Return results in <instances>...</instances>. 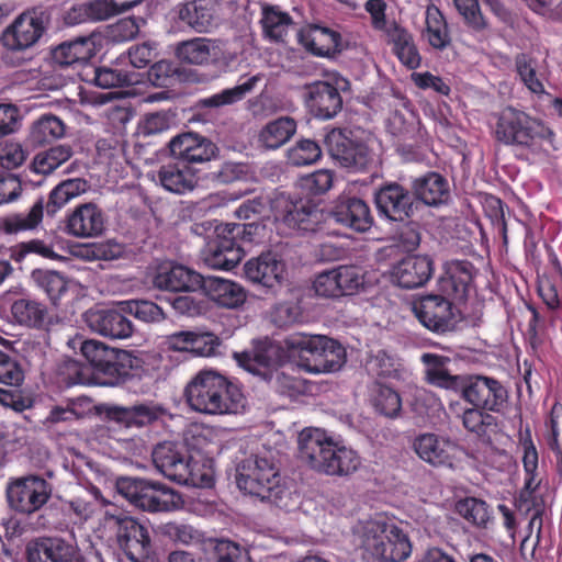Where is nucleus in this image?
<instances>
[{
  "mask_svg": "<svg viewBox=\"0 0 562 562\" xmlns=\"http://www.w3.org/2000/svg\"><path fill=\"white\" fill-rule=\"evenodd\" d=\"M299 449L301 459L311 469L331 476H348L361 465V457L350 447H346L324 431L305 429L300 434Z\"/></svg>",
  "mask_w": 562,
  "mask_h": 562,
  "instance_id": "4",
  "label": "nucleus"
},
{
  "mask_svg": "<svg viewBox=\"0 0 562 562\" xmlns=\"http://www.w3.org/2000/svg\"><path fill=\"white\" fill-rule=\"evenodd\" d=\"M378 213L393 222H404L414 215L417 203L409 190L397 182L383 184L374 194Z\"/></svg>",
  "mask_w": 562,
  "mask_h": 562,
  "instance_id": "19",
  "label": "nucleus"
},
{
  "mask_svg": "<svg viewBox=\"0 0 562 562\" xmlns=\"http://www.w3.org/2000/svg\"><path fill=\"white\" fill-rule=\"evenodd\" d=\"M64 134V122L53 114H44L33 123L29 139L33 146H43L63 137Z\"/></svg>",
  "mask_w": 562,
  "mask_h": 562,
  "instance_id": "48",
  "label": "nucleus"
},
{
  "mask_svg": "<svg viewBox=\"0 0 562 562\" xmlns=\"http://www.w3.org/2000/svg\"><path fill=\"white\" fill-rule=\"evenodd\" d=\"M374 409L385 417H396L402 409V400L400 394L386 386L378 384L371 397Z\"/></svg>",
  "mask_w": 562,
  "mask_h": 562,
  "instance_id": "52",
  "label": "nucleus"
},
{
  "mask_svg": "<svg viewBox=\"0 0 562 562\" xmlns=\"http://www.w3.org/2000/svg\"><path fill=\"white\" fill-rule=\"evenodd\" d=\"M31 277L36 286L47 295L50 303L58 306L68 292V280L57 271L42 269H35Z\"/></svg>",
  "mask_w": 562,
  "mask_h": 562,
  "instance_id": "45",
  "label": "nucleus"
},
{
  "mask_svg": "<svg viewBox=\"0 0 562 562\" xmlns=\"http://www.w3.org/2000/svg\"><path fill=\"white\" fill-rule=\"evenodd\" d=\"M495 120L494 138L506 146L529 149L544 140L551 143L554 137L542 120L513 105L503 108L495 114Z\"/></svg>",
  "mask_w": 562,
  "mask_h": 562,
  "instance_id": "6",
  "label": "nucleus"
},
{
  "mask_svg": "<svg viewBox=\"0 0 562 562\" xmlns=\"http://www.w3.org/2000/svg\"><path fill=\"white\" fill-rule=\"evenodd\" d=\"M56 376L66 387L83 384L87 381L86 367L78 360L64 358L57 364Z\"/></svg>",
  "mask_w": 562,
  "mask_h": 562,
  "instance_id": "59",
  "label": "nucleus"
},
{
  "mask_svg": "<svg viewBox=\"0 0 562 562\" xmlns=\"http://www.w3.org/2000/svg\"><path fill=\"white\" fill-rule=\"evenodd\" d=\"M371 136L362 128H331L324 138L329 155L342 167L364 171L373 162Z\"/></svg>",
  "mask_w": 562,
  "mask_h": 562,
  "instance_id": "13",
  "label": "nucleus"
},
{
  "mask_svg": "<svg viewBox=\"0 0 562 562\" xmlns=\"http://www.w3.org/2000/svg\"><path fill=\"white\" fill-rule=\"evenodd\" d=\"M519 447L522 450V465L525 471V484L520 492L519 498L527 501L539 487L538 463L539 454L532 440L531 429L529 425L525 428L520 427L518 432Z\"/></svg>",
  "mask_w": 562,
  "mask_h": 562,
  "instance_id": "38",
  "label": "nucleus"
},
{
  "mask_svg": "<svg viewBox=\"0 0 562 562\" xmlns=\"http://www.w3.org/2000/svg\"><path fill=\"white\" fill-rule=\"evenodd\" d=\"M203 276L182 265L162 263L153 278L155 288L170 292H194L200 290Z\"/></svg>",
  "mask_w": 562,
  "mask_h": 562,
  "instance_id": "28",
  "label": "nucleus"
},
{
  "mask_svg": "<svg viewBox=\"0 0 562 562\" xmlns=\"http://www.w3.org/2000/svg\"><path fill=\"white\" fill-rule=\"evenodd\" d=\"M299 43L317 57H331L341 52L339 32L319 24H308L297 33Z\"/></svg>",
  "mask_w": 562,
  "mask_h": 562,
  "instance_id": "30",
  "label": "nucleus"
},
{
  "mask_svg": "<svg viewBox=\"0 0 562 562\" xmlns=\"http://www.w3.org/2000/svg\"><path fill=\"white\" fill-rule=\"evenodd\" d=\"M74 151L70 145L63 144L38 151L24 170V183L41 186L44 178L68 161Z\"/></svg>",
  "mask_w": 562,
  "mask_h": 562,
  "instance_id": "32",
  "label": "nucleus"
},
{
  "mask_svg": "<svg viewBox=\"0 0 562 562\" xmlns=\"http://www.w3.org/2000/svg\"><path fill=\"white\" fill-rule=\"evenodd\" d=\"M453 4L469 29L474 32L488 29V22L481 11L479 0H453Z\"/></svg>",
  "mask_w": 562,
  "mask_h": 562,
  "instance_id": "57",
  "label": "nucleus"
},
{
  "mask_svg": "<svg viewBox=\"0 0 562 562\" xmlns=\"http://www.w3.org/2000/svg\"><path fill=\"white\" fill-rule=\"evenodd\" d=\"M212 562H252L248 552L231 540H216L211 552Z\"/></svg>",
  "mask_w": 562,
  "mask_h": 562,
  "instance_id": "60",
  "label": "nucleus"
},
{
  "mask_svg": "<svg viewBox=\"0 0 562 562\" xmlns=\"http://www.w3.org/2000/svg\"><path fill=\"white\" fill-rule=\"evenodd\" d=\"M49 20L47 11L40 8L26 10L16 16L3 30L0 37L5 49L1 56L2 63L12 67L20 66L24 58L16 54L26 52L40 42L47 30Z\"/></svg>",
  "mask_w": 562,
  "mask_h": 562,
  "instance_id": "9",
  "label": "nucleus"
},
{
  "mask_svg": "<svg viewBox=\"0 0 562 562\" xmlns=\"http://www.w3.org/2000/svg\"><path fill=\"white\" fill-rule=\"evenodd\" d=\"M10 312L14 323L37 330H49L53 316L45 303L31 296H21L12 301Z\"/></svg>",
  "mask_w": 562,
  "mask_h": 562,
  "instance_id": "34",
  "label": "nucleus"
},
{
  "mask_svg": "<svg viewBox=\"0 0 562 562\" xmlns=\"http://www.w3.org/2000/svg\"><path fill=\"white\" fill-rule=\"evenodd\" d=\"M296 132V122L289 117H279L269 122L259 134V142L265 148L277 149L283 146Z\"/></svg>",
  "mask_w": 562,
  "mask_h": 562,
  "instance_id": "44",
  "label": "nucleus"
},
{
  "mask_svg": "<svg viewBox=\"0 0 562 562\" xmlns=\"http://www.w3.org/2000/svg\"><path fill=\"white\" fill-rule=\"evenodd\" d=\"M160 186L171 193L186 194L191 192L199 182L198 170L178 160L162 165L157 172Z\"/></svg>",
  "mask_w": 562,
  "mask_h": 562,
  "instance_id": "36",
  "label": "nucleus"
},
{
  "mask_svg": "<svg viewBox=\"0 0 562 562\" xmlns=\"http://www.w3.org/2000/svg\"><path fill=\"white\" fill-rule=\"evenodd\" d=\"M105 415L110 420L122 424L125 427H143L156 422L161 415V409L149 404L133 406L112 405L106 407Z\"/></svg>",
  "mask_w": 562,
  "mask_h": 562,
  "instance_id": "41",
  "label": "nucleus"
},
{
  "mask_svg": "<svg viewBox=\"0 0 562 562\" xmlns=\"http://www.w3.org/2000/svg\"><path fill=\"white\" fill-rule=\"evenodd\" d=\"M117 492L135 507L148 513H169L183 504L181 495L167 485L138 477H120Z\"/></svg>",
  "mask_w": 562,
  "mask_h": 562,
  "instance_id": "12",
  "label": "nucleus"
},
{
  "mask_svg": "<svg viewBox=\"0 0 562 562\" xmlns=\"http://www.w3.org/2000/svg\"><path fill=\"white\" fill-rule=\"evenodd\" d=\"M151 458L157 470L171 481L193 486L205 482V475L200 473L198 462H193L192 457L178 443H158Z\"/></svg>",
  "mask_w": 562,
  "mask_h": 562,
  "instance_id": "14",
  "label": "nucleus"
},
{
  "mask_svg": "<svg viewBox=\"0 0 562 562\" xmlns=\"http://www.w3.org/2000/svg\"><path fill=\"white\" fill-rule=\"evenodd\" d=\"M425 36L431 47L443 50L451 44V36L445 15L438 7L430 4L426 9Z\"/></svg>",
  "mask_w": 562,
  "mask_h": 562,
  "instance_id": "43",
  "label": "nucleus"
},
{
  "mask_svg": "<svg viewBox=\"0 0 562 562\" xmlns=\"http://www.w3.org/2000/svg\"><path fill=\"white\" fill-rule=\"evenodd\" d=\"M459 394L468 405L491 413H501L508 400V391L501 381L481 374H465Z\"/></svg>",
  "mask_w": 562,
  "mask_h": 562,
  "instance_id": "16",
  "label": "nucleus"
},
{
  "mask_svg": "<svg viewBox=\"0 0 562 562\" xmlns=\"http://www.w3.org/2000/svg\"><path fill=\"white\" fill-rule=\"evenodd\" d=\"M413 448L424 462L436 468H453L460 451L456 441L434 432L417 436Z\"/></svg>",
  "mask_w": 562,
  "mask_h": 562,
  "instance_id": "22",
  "label": "nucleus"
},
{
  "mask_svg": "<svg viewBox=\"0 0 562 562\" xmlns=\"http://www.w3.org/2000/svg\"><path fill=\"white\" fill-rule=\"evenodd\" d=\"M124 64L125 56L121 55L111 67L94 68L93 82L95 86L110 89L138 83L137 75L133 70L122 68Z\"/></svg>",
  "mask_w": 562,
  "mask_h": 562,
  "instance_id": "42",
  "label": "nucleus"
},
{
  "mask_svg": "<svg viewBox=\"0 0 562 562\" xmlns=\"http://www.w3.org/2000/svg\"><path fill=\"white\" fill-rule=\"evenodd\" d=\"M35 254L46 259H54L57 257L52 245L46 244L42 239H31L22 241L11 248V259L21 262L27 255Z\"/></svg>",
  "mask_w": 562,
  "mask_h": 562,
  "instance_id": "63",
  "label": "nucleus"
},
{
  "mask_svg": "<svg viewBox=\"0 0 562 562\" xmlns=\"http://www.w3.org/2000/svg\"><path fill=\"white\" fill-rule=\"evenodd\" d=\"M515 66L520 80L529 91L535 94H542L546 92L542 81L538 78L536 61L532 57L525 53H520L515 57Z\"/></svg>",
  "mask_w": 562,
  "mask_h": 562,
  "instance_id": "56",
  "label": "nucleus"
},
{
  "mask_svg": "<svg viewBox=\"0 0 562 562\" xmlns=\"http://www.w3.org/2000/svg\"><path fill=\"white\" fill-rule=\"evenodd\" d=\"M271 346L258 345L252 351L235 352L237 364L254 375L272 384L282 396L295 400L306 391L305 380L274 369Z\"/></svg>",
  "mask_w": 562,
  "mask_h": 562,
  "instance_id": "11",
  "label": "nucleus"
},
{
  "mask_svg": "<svg viewBox=\"0 0 562 562\" xmlns=\"http://www.w3.org/2000/svg\"><path fill=\"white\" fill-rule=\"evenodd\" d=\"M412 194L416 202L438 206L449 199V183L440 173L430 171L413 180Z\"/></svg>",
  "mask_w": 562,
  "mask_h": 562,
  "instance_id": "39",
  "label": "nucleus"
},
{
  "mask_svg": "<svg viewBox=\"0 0 562 562\" xmlns=\"http://www.w3.org/2000/svg\"><path fill=\"white\" fill-rule=\"evenodd\" d=\"M305 89V103L314 116L328 120L342 109V98L333 83L315 81L306 85Z\"/></svg>",
  "mask_w": 562,
  "mask_h": 562,
  "instance_id": "31",
  "label": "nucleus"
},
{
  "mask_svg": "<svg viewBox=\"0 0 562 562\" xmlns=\"http://www.w3.org/2000/svg\"><path fill=\"white\" fill-rule=\"evenodd\" d=\"M340 294L353 295L367 289L366 271L359 266H339L337 267Z\"/></svg>",
  "mask_w": 562,
  "mask_h": 562,
  "instance_id": "54",
  "label": "nucleus"
},
{
  "mask_svg": "<svg viewBox=\"0 0 562 562\" xmlns=\"http://www.w3.org/2000/svg\"><path fill=\"white\" fill-rule=\"evenodd\" d=\"M263 220L245 223H221L214 227L202 250L206 266L232 270L245 256V247L262 244L267 237Z\"/></svg>",
  "mask_w": 562,
  "mask_h": 562,
  "instance_id": "2",
  "label": "nucleus"
},
{
  "mask_svg": "<svg viewBox=\"0 0 562 562\" xmlns=\"http://www.w3.org/2000/svg\"><path fill=\"white\" fill-rule=\"evenodd\" d=\"M323 156L321 145L310 138L299 139L289 150L288 159L293 166H310L316 164Z\"/></svg>",
  "mask_w": 562,
  "mask_h": 562,
  "instance_id": "53",
  "label": "nucleus"
},
{
  "mask_svg": "<svg viewBox=\"0 0 562 562\" xmlns=\"http://www.w3.org/2000/svg\"><path fill=\"white\" fill-rule=\"evenodd\" d=\"M292 20L288 13L267 9L263 12V29L269 37L282 41Z\"/></svg>",
  "mask_w": 562,
  "mask_h": 562,
  "instance_id": "64",
  "label": "nucleus"
},
{
  "mask_svg": "<svg viewBox=\"0 0 562 562\" xmlns=\"http://www.w3.org/2000/svg\"><path fill=\"white\" fill-rule=\"evenodd\" d=\"M284 346L312 373L336 372L347 359L342 345L327 336L294 333L284 339Z\"/></svg>",
  "mask_w": 562,
  "mask_h": 562,
  "instance_id": "7",
  "label": "nucleus"
},
{
  "mask_svg": "<svg viewBox=\"0 0 562 562\" xmlns=\"http://www.w3.org/2000/svg\"><path fill=\"white\" fill-rule=\"evenodd\" d=\"M454 304L456 302L439 292L423 296L414 303L413 311L424 327L436 334H445L456 327Z\"/></svg>",
  "mask_w": 562,
  "mask_h": 562,
  "instance_id": "18",
  "label": "nucleus"
},
{
  "mask_svg": "<svg viewBox=\"0 0 562 562\" xmlns=\"http://www.w3.org/2000/svg\"><path fill=\"white\" fill-rule=\"evenodd\" d=\"M236 483L240 491L279 505L284 487L279 468L272 457L254 454L236 469Z\"/></svg>",
  "mask_w": 562,
  "mask_h": 562,
  "instance_id": "10",
  "label": "nucleus"
},
{
  "mask_svg": "<svg viewBox=\"0 0 562 562\" xmlns=\"http://www.w3.org/2000/svg\"><path fill=\"white\" fill-rule=\"evenodd\" d=\"M52 493V484L36 474L11 477L5 488L9 507L27 516L41 510L50 499Z\"/></svg>",
  "mask_w": 562,
  "mask_h": 562,
  "instance_id": "15",
  "label": "nucleus"
},
{
  "mask_svg": "<svg viewBox=\"0 0 562 562\" xmlns=\"http://www.w3.org/2000/svg\"><path fill=\"white\" fill-rule=\"evenodd\" d=\"M288 227L303 234L333 235L335 222L356 233H367L374 224L369 204L357 196L341 195L329 212L319 209L311 201H286L281 213H276Z\"/></svg>",
  "mask_w": 562,
  "mask_h": 562,
  "instance_id": "1",
  "label": "nucleus"
},
{
  "mask_svg": "<svg viewBox=\"0 0 562 562\" xmlns=\"http://www.w3.org/2000/svg\"><path fill=\"white\" fill-rule=\"evenodd\" d=\"M145 20L140 16H128L116 21L109 26V37L113 42H127L137 36Z\"/></svg>",
  "mask_w": 562,
  "mask_h": 562,
  "instance_id": "62",
  "label": "nucleus"
},
{
  "mask_svg": "<svg viewBox=\"0 0 562 562\" xmlns=\"http://www.w3.org/2000/svg\"><path fill=\"white\" fill-rule=\"evenodd\" d=\"M476 269L469 260L452 259L443 265L438 291L456 303H464L473 288Z\"/></svg>",
  "mask_w": 562,
  "mask_h": 562,
  "instance_id": "20",
  "label": "nucleus"
},
{
  "mask_svg": "<svg viewBox=\"0 0 562 562\" xmlns=\"http://www.w3.org/2000/svg\"><path fill=\"white\" fill-rule=\"evenodd\" d=\"M87 324L95 333L111 339H125L132 336V322L116 310H95L87 313Z\"/></svg>",
  "mask_w": 562,
  "mask_h": 562,
  "instance_id": "35",
  "label": "nucleus"
},
{
  "mask_svg": "<svg viewBox=\"0 0 562 562\" xmlns=\"http://www.w3.org/2000/svg\"><path fill=\"white\" fill-rule=\"evenodd\" d=\"M393 53L409 69L420 66L422 57L412 34L403 27H396L392 35Z\"/></svg>",
  "mask_w": 562,
  "mask_h": 562,
  "instance_id": "49",
  "label": "nucleus"
},
{
  "mask_svg": "<svg viewBox=\"0 0 562 562\" xmlns=\"http://www.w3.org/2000/svg\"><path fill=\"white\" fill-rule=\"evenodd\" d=\"M143 363V359L135 351L115 349L95 374L101 379V384L115 386L135 375Z\"/></svg>",
  "mask_w": 562,
  "mask_h": 562,
  "instance_id": "27",
  "label": "nucleus"
},
{
  "mask_svg": "<svg viewBox=\"0 0 562 562\" xmlns=\"http://www.w3.org/2000/svg\"><path fill=\"white\" fill-rule=\"evenodd\" d=\"M456 509L460 516L475 526H485L490 518L487 504L474 497L460 499L456 504Z\"/></svg>",
  "mask_w": 562,
  "mask_h": 562,
  "instance_id": "58",
  "label": "nucleus"
},
{
  "mask_svg": "<svg viewBox=\"0 0 562 562\" xmlns=\"http://www.w3.org/2000/svg\"><path fill=\"white\" fill-rule=\"evenodd\" d=\"M176 56L186 64H207L211 58L210 41L203 37L183 41L177 45Z\"/></svg>",
  "mask_w": 562,
  "mask_h": 562,
  "instance_id": "51",
  "label": "nucleus"
},
{
  "mask_svg": "<svg viewBox=\"0 0 562 562\" xmlns=\"http://www.w3.org/2000/svg\"><path fill=\"white\" fill-rule=\"evenodd\" d=\"M435 265L427 255H409L392 266L391 279L403 289L424 286L432 277Z\"/></svg>",
  "mask_w": 562,
  "mask_h": 562,
  "instance_id": "25",
  "label": "nucleus"
},
{
  "mask_svg": "<svg viewBox=\"0 0 562 562\" xmlns=\"http://www.w3.org/2000/svg\"><path fill=\"white\" fill-rule=\"evenodd\" d=\"M188 406L205 415H235L245 407L241 389L214 371H200L186 386Z\"/></svg>",
  "mask_w": 562,
  "mask_h": 562,
  "instance_id": "3",
  "label": "nucleus"
},
{
  "mask_svg": "<svg viewBox=\"0 0 562 562\" xmlns=\"http://www.w3.org/2000/svg\"><path fill=\"white\" fill-rule=\"evenodd\" d=\"M104 224L103 211L95 203H83L67 216L65 232L77 238H91L103 233Z\"/></svg>",
  "mask_w": 562,
  "mask_h": 562,
  "instance_id": "29",
  "label": "nucleus"
},
{
  "mask_svg": "<svg viewBox=\"0 0 562 562\" xmlns=\"http://www.w3.org/2000/svg\"><path fill=\"white\" fill-rule=\"evenodd\" d=\"M116 542L131 562H147L153 552L151 536L147 525L134 517L116 518Z\"/></svg>",
  "mask_w": 562,
  "mask_h": 562,
  "instance_id": "17",
  "label": "nucleus"
},
{
  "mask_svg": "<svg viewBox=\"0 0 562 562\" xmlns=\"http://www.w3.org/2000/svg\"><path fill=\"white\" fill-rule=\"evenodd\" d=\"M88 182L81 178L67 179L58 183L48 194L45 203L41 196L27 212H13L0 220V232L7 235H16L36 229L43 221L44 209L53 216L70 200L85 193Z\"/></svg>",
  "mask_w": 562,
  "mask_h": 562,
  "instance_id": "5",
  "label": "nucleus"
},
{
  "mask_svg": "<svg viewBox=\"0 0 562 562\" xmlns=\"http://www.w3.org/2000/svg\"><path fill=\"white\" fill-rule=\"evenodd\" d=\"M449 409L461 422L463 428L482 442H491L492 436L498 431L497 418L486 409L474 405L464 406L459 401L451 402Z\"/></svg>",
  "mask_w": 562,
  "mask_h": 562,
  "instance_id": "26",
  "label": "nucleus"
},
{
  "mask_svg": "<svg viewBox=\"0 0 562 562\" xmlns=\"http://www.w3.org/2000/svg\"><path fill=\"white\" fill-rule=\"evenodd\" d=\"M168 146L171 156L188 166L211 161L218 153L217 146L211 139L192 132L172 137Z\"/></svg>",
  "mask_w": 562,
  "mask_h": 562,
  "instance_id": "24",
  "label": "nucleus"
},
{
  "mask_svg": "<svg viewBox=\"0 0 562 562\" xmlns=\"http://www.w3.org/2000/svg\"><path fill=\"white\" fill-rule=\"evenodd\" d=\"M97 54L94 36L64 42L52 50L53 60L63 67L87 64Z\"/></svg>",
  "mask_w": 562,
  "mask_h": 562,
  "instance_id": "40",
  "label": "nucleus"
},
{
  "mask_svg": "<svg viewBox=\"0 0 562 562\" xmlns=\"http://www.w3.org/2000/svg\"><path fill=\"white\" fill-rule=\"evenodd\" d=\"M27 562H86L77 544L60 537H40L26 546Z\"/></svg>",
  "mask_w": 562,
  "mask_h": 562,
  "instance_id": "23",
  "label": "nucleus"
},
{
  "mask_svg": "<svg viewBox=\"0 0 562 562\" xmlns=\"http://www.w3.org/2000/svg\"><path fill=\"white\" fill-rule=\"evenodd\" d=\"M178 75V67L172 61L162 59L150 66L147 78L154 87L169 88L173 86Z\"/></svg>",
  "mask_w": 562,
  "mask_h": 562,
  "instance_id": "61",
  "label": "nucleus"
},
{
  "mask_svg": "<svg viewBox=\"0 0 562 562\" xmlns=\"http://www.w3.org/2000/svg\"><path fill=\"white\" fill-rule=\"evenodd\" d=\"M258 80L259 78L257 76H252L233 88H227L210 97L200 99L198 104L202 109L233 105L244 100L246 95L254 90Z\"/></svg>",
  "mask_w": 562,
  "mask_h": 562,
  "instance_id": "47",
  "label": "nucleus"
},
{
  "mask_svg": "<svg viewBox=\"0 0 562 562\" xmlns=\"http://www.w3.org/2000/svg\"><path fill=\"white\" fill-rule=\"evenodd\" d=\"M179 19L198 32H205L213 22V8L210 0H193L179 8Z\"/></svg>",
  "mask_w": 562,
  "mask_h": 562,
  "instance_id": "46",
  "label": "nucleus"
},
{
  "mask_svg": "<svg viewBox=\"0 0 562 562\" xmlns=\"http://www.w3.org/2000/svg\"><path fill=\"white\" fill-rule=\"evenodd\" d=\"M123 311L144 323H158L166 318L164 310L149 300H130L121 303Z\"/></svg>",
  "mask_w": 562,
  "mask_h": 562,
  "instance_id": "55",
  "label": "nucleus"
},
{
  "mask_svg": "<svg viewBox=\"0 0 562 562\" xmlns=\"http://www.w3.org/2000/svg\"><path fill=\"white\" fill-rule=\"evenodd\" d=\"M286 271L285 262L274 251H266L249 259L244 266L246 279L270 292L282 286Z\"/></svg>",
  "mask_w": 562,
  "mask_h": 562,
  "instance_id": "21",
  "label": "nucleus"
},
{
  "mask_svg": "<svg viewBox=\"0 0 562 562\" xmlns=\"http://www.w3.org/2000/svg\"><path fill=\"white\" fill-rule=\"evenodd\" d=\"M200 290L218 306L226 308H236L246 301V292L240 284L218 277H203Z\"/></svg>",
  "mask_w": 562,
  "mask_h": 562,
  "instance_id": "37",
  "label": "nucleus"
},
{
  "mask_svg": "<svg viewBox=\"0 0 562 562\" xmlns=\"http://www.w3.org/2000/svg\"><path fill=\"white\" fill-rule=\"evenodd\" d=\"M143 0H90L74 7L68 13L71 23L104 21L140 4Z\"/></svg>",
  "mask_w": 562,
  "mask_h": 562,
  "instance_id": "33",
  "label": "nucleus"
},
{
  "mask_svg": "<svg viewBox=\"0 0 562 562\" xmlns=\"http://www.w3.org/2000/svg\"><path fill=\"white\" fill-rule=\"evenodd\" d=\"M360 538L362 549L380 562H402L412 553L408 535L380 515L362 525Z\"/></svg>",
  "mask_w": 562,
  "mask_h": 562,
  "instance_id": "8",
  "label": "nucleus"
},
{
  "mask_svg": "<svg viewBox=\"0 0 562 562\" xmlns=\"http://www.w3.org/2000/svg\"><path fill=\"white\" fill-rule=\"evenodd\" d=\"M546 441L555 453L557 471L562 473V405L554 403L546 420Z\"/></svg>",
  "mask_w": 562,
  "mask_h": 562,
  "instance_id": "50",
  "label": "nucleus"
}]
</instances>
